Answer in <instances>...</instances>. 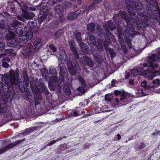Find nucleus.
<instances>
[{"label": "nucleus", "instance_id": "54", "mask_svg": "<svg viewBox=\"0 0 160 160\" xmlns=\"http://www.w3.org/2000/svg\"><path fill=\"white\" fill-rule=\"evenodd\" d=\"M110 42H109L108 41H107L106 40H105L103 42V46L104 47L106 50H107L108 48V45L109 44V43Z\"/></svg>", "mask_w": 160, "mask_h": 160}, {"label": "nucleus", "instance_id": "64", "mask_svg": "<svg viewBox=\"0 0 160 160\" xmlns=\"http://www.w3.org/2000/svg\"><path fill=\"white\" fill-rule=\"evenodd\" d=\"M14 50L12 49H8L5 50V52L6 54H10L13 52Z\"/></svg>", "mask_w": 160, "mask_h": 160}, {"label": "nucleus", "instance_id": "26", "mask_svg": "<svg viewBox=\"0 0 160 160\" xmlns=\"http://www.w3.org/2000/svg\"><path fill=\"white\" fill-rule=\"evenodd\" d=\"M74 35L79 43L82 41V40L81 38V33L78 31H76L74 33Z\"/></svg>", "mask_w": 160, "mask_h": 160}, {"label": "nucleus", "instance_id": "49", "mask_svg": "<svg viewBox=\"0 0 160 160\" xmlns=\"http://www.w3.org/2000/svg\"><path fill=\"white\" fill-rule=\"evenodd\" d=\"M49 72L51 74H54V75H57V72L55 68H50L49 70Z\"/></svg>", "mask_w": 160, "mask_h": 160}, {"label": "nucleus", "instance_id": "11", "mask_svg": "<svg viewBox=\"0 0 160 160\" xmlns=\"http://www.w3.org/2000/svg\"><path fill=\"white\" fill-rule=\"evenodd\" d=\"M153 3H149L146 5V10L149 15L153 14L155 12V7L153 5Z\"/></svg>", "mask_w": 160, "mask_h": 160}, {"label": "nucleus", "instance_id": "7", "mask_svg": "<svg viewBox=\"0 0 160 160\" xmlns=\"http://www.w3.org/2000/svg\"><path fill=\"white\" fill-rule=\"evenodd\" d=\"M158 71H152L151 70H147L144 71L142 73V75L145 77L147 78L149 80H152L156 75L157 74H159Z\"/></svg>", "mask_w": 160, "mask_h": 160}, {"label": "nucleus", "instance_id": "38", "mask_svg": "<svg viewBox=\"0 0 160 160\" xmlns=\"http://www.w3.org/2000/svg\"><path fill=\"white\" fill-rule=\"evenodd\" d=\"M135 8L133 9L138 11L142 10L143 8L142 3L139 1L137 2V3H135Z\"/></svg>", "mask_w": 160, "mask_h": 160}, {"label": "nucleus", "instance_id": "6", "mask_svg": "<svg viewBox=\"0 0 160 160\" xmlns=\"http://www.w3.org/2000/svg\"><path fill=\"white\" fill-rule=\"evenodd\" d=\"M126 19L128 18L129 20L130 19L126 13L121 11H120L118 14H115L113 18L115 22L117 24H120L123 19H124L126 22Z\"/></svg>", "mask_w": 160, "mask_h": 160}, {"label": "nucleus", "instance_id": "27", "mask_svg": "<svg viewBox=\"0 0 160 160\" xmlns=\"http://www.w3.org/2000/svg\"><path fill=\"white\" fill-rule=\"evenodd\" d=\"M37 25V22L33 21L29 22L27 23L28 29L30 31L32 30L33 28H34Z\"/></svg>", "mask_w": 160, "mask_h": 160}, {"label": "nucleus", "instance_id": "17", "mask_svg": "<svg viewBox=\"0 0 160 160\" xmlns=\"http://www.w3.org/2000/svg\"><path fill=\"white\" fill-rule=\"evenodd\" d=\"M79 47L81 50L85 53L88 54V47L86 44L83 43L82 41L79 43Z\"/></svg>", "mask_w": 160, "mask_h": 160}, {"label": "nucleus", "instance_id": "63", "mask_svg": "<svg viewBox=\"0 0 160 160\" xmlns=\"http://www.w3.org/2000/svg\"><path fill=\"white\" fill-rule=\"evenodd\" d=\"M5 43L3 42H0V51H2L5 47Z\"/></svg>", "mask_w": 160, "mask_h": 160}, {"label": "nucleus", "instance_id": "48", "mask_svg": "<svg viewBox=\"0 0 160 160\" xmlns=\"http://www.w3.org/2000/svg\"><path fill=\"white\" fill-rule=\"evenodd\" d=\"M24 83L25 84L26 86L28 87L29 85V78L28 76L23 77Z\"/></svg>", "mask_w": 160, "mask_h": 160}, {"label": "nucleus", "instance_id": "15", "mask_svg": "<svg viewBox=\"0 0 160 160\" xmlns=\"http://www.w3.org/2000/svg\"><path fill=\"white\" fill-rule=\"evenodd\" d=\"M0 102V112L4 113L6 112L7 105L6 102L4 100H1Z\"/></svg>", "mask_w": 160, "mask_h": 160}, {"label": "nucleus", "instance_id": "57", "mask_svg": "<svg viewBox=\"0 0 160 160\" xmlns=\"http://www.w3.org/2000/svg\"><path fill=\"white\" fill-rule=\"evenodd\" d=\"M46 17H47L45 15H44L41 17L39 19H38L39 23H42L43 21L46 18Z\"/></svg>", "mask_w": 160, "mask_h": 160}, {"label": "nucleus", "instance_id": "19", "mask_svg": "<svg viewBox=\"0 0 160 160\" xmlns=\"http://www.w3.org/2000/svg\"><path fill=\"white\" fill-rule=\"evenodd\" d=\"M17 144V143L15 142L12 143L8 145L5 147L4 148H3L0 150V154L3 153L8 149L13 148Z\"/></svg>", "mask_w": 160, "mask_h": 160}, {"label": "nucleus", "instance_id": "5", "mask_svg": "<svg viewBox=\"0 0 160 160\" xmlns=\"http://www.w3.org/2000/svg\"><path fill=\"white\" fill-rule=\"evenodd\" d=\"M33 49V46L31 44L29 43L24 46L21 45L20 47V49L24 57L31 55L32 53Z\"/></svg>", "mask_w": 160, "mask_h": 160}, {"label": "nucleus", "instance_id": "56", "mask_svg": "<svg viewBox=\"0 0 160 160\" xmlns=\"http://www.w3.org/2000/svg\"><path fill=\"white\" fill-rule=\"evenodd\" d=\"M5 28V22L2 20L0 21V28L4 29Z\"/></svg>", "mask_w": 160, "mask_h": 160}, {"label": "nucleus", "instance_id": "21", "mask_svg": "<svg viewBox=\"0 0 160 160\" xmlns=\"http://www.w3.org/2000/svg\"><path fill=\"white\" fill-rule=\"evenodd\" d=\"M135 12L132 10L129 11L128 13V14L129 15L131 20L134 23L137 22V20L136 19V16H135Z\"/></svg>", "mask_w": 160, "mask_h": 160}, {"label": "nucleus", "instance_id": "23", "mask_svg": "<svg viewBox=\"0 0 160 160\" xmlns=\"http://www.w3.org/2000/svg\"><path fill=\"white\" fill-rule=\"evenodd\" d=\"M59 68L60 69V71L59 72V74H60V78H59V80L62 83L63 82H64V78L63 76L62 75V73H66L65 72V71H64V70H66L65 68H64V67H63V68H62L61 66H60L59 67Z\"/></svg>", "mask_w": 160, "mask_h": 160}, {"label": "nucleus", "instance_id": "4", "mask_svg": "<svg viewBox=\"0 0 160 160\" xmlns=\"http://www.w3.org/2000/svg\"><path fill=\"white\" fill-rule=\"evenodd\" d=\"M148 63H144L143 64L144 67L148 66L153 69L158 68V65L156 62L160 59V58L157 57L155 54H153L151 56L148 57Z\"/></svg>", "mask_w": 160, "mask_h": 160}, {"label": "nucleus", "instance_id": "62", "mask_svg": "<svg viewBox=\"0 0 160 160\" xmlns=\"http://www.w3.org/2000/svg\"><path fill=\"white\" fill-rule=\"evenodd\" d=\"M126 93L124 92L122 93L121 95V97L120 98V100L121 101L125 100L126 99Z\"/></svg>", "mask_w": 160, "mask_h": 160}, {"label": "nucleus", "instance_id": "9", "mask_svg": "<svg viewBox=\"0 0 160 160\" xmlns=\"http://www.w3.org/2000/svg\"><path fill=\"white\" fill-rule=\"evenodd\" d=\"M106 31H109V28L111 31H112L116 28L115 25L110 21L107 22L103 26Z\"/></svg>", "mask_w": 160, "mask_h": 160}, {"label": "nucleus", "instance_id": "46", "mask_svg": "<svg viewBox=\"0 0 160 160\" xmlns=\"http://www.w3.org/2000/svg\"><path fill=\"white\" fill-rule=\"evenodd\" d=\"M124 34L125 37L128 38L130 37L131 33L128 29H126L124 31Z\"/></svg>", "mask_w": 160, "mask_h": 160}, {"label": "nucleus", "instance_id": "12", "mask_svg": "<svg viewBox=\"0 0 160 160\" xmlns=\"http://www.w3.org/2000/svg\"><path fill=\"white\" fill-rule=\"evenodd\" d=\"M19 41L17 38H14L9 39L7 41L8 45L10 47H14L18 46L19 44Z\"/></svg>", "mask_w": 160, "mask_h": 160}, {"label": "nucleus", "instance_id": "16", "mask_svg": "<svg viewBox=\"0 0 160 160\" xmlns=\"http://www.w3.org/2000/svg\"><path fill=\"white\" fill-rule=\"evenodd\" d=\"M36 8L38 10H39L40 13L41 14L45 13L48 10L47 6H44L42 4L39 6H37Z\"/></svg>", "mask_w": 160, "mask_h": 160}, {"label": "nucleus", "instance_id": "47", "mask_svg": "<svg viewBox=\"0 0 160 160\" xmlns=\"http://www.w3.org/2000/svg\"><path fill=\"white\" fill-rule=\"evenodd\" d=\"M33 35V32L31 31H29L27 32L25 36H27V37L28 38V39H31L32 38Z\"/></svg>", "mask_w": 160, "mask_h": 160}, {"label": "nucleus", "instance_id": "41", "mask_svg": "<svg viewBox=\"0 0 160 160\" xmlns=\"http://www.w3.org/2000/svg\"><path fill=\"white\" fill-rule=\"evenodd\" d=\"M24 29L21 27L17 28L16 29V32L19 35H22L23 33Z\"/></svg>", "mask_w": 160, "mask_h": 160}, {"label": "nucleus", "instance_id": "28", "mask_svg": "<svg viewBox=\"0 0 160 160\" xmlns=\"http://www.w3.org/2000/svg\"><path fill=\"white\" fill-rule=\"evenodd\" d=\"M125 1L128 7L133 9L135 8V2L134 1L132 0H125Z\"/></svg>", "mask_w": 160, "mask_h": 160}, {"label": "nucleus", "instance_id": "53", "mask_svg": "<svg viewBox=\"0 0 160 160\" xmlns=\"http://www.w3.org/2000/svg\"><path fill=\"white\" fill-rule=\"evenodd\" d=\"M52 14L51 12L48 13L47 14L46 16L47 17L46 18V20L48 21H49L52 18Z\"/></svg>", "mask_w": 160, "mask_h": 160}, {"label": "nucleus", "instance_id": "22", "mask_svg": "<svg viewBox=\"0 0 160 160\" xmlns=\"http://www.w3.org/2000/svg\"><path fill=\"white\" fill-rule=\"evenodd\" d=\"M93 57L95 60L98 63H101L103 61V58L99 54H94Z\"/></svg>", "mask_w": 160, "mask_h": 160}, {"label": "nucleus", "instance_id": "30", "mask_svg": "<svg viewBox=\"0 0 160 160\" xmlns=\"http://www.w3.org/2000/svg\"><path fill=\"white\" fill-rule=\"evenodd\" d=\"M36 128L35 127L27 128L25 129V131L23 132L19 133V135L22 134L24 135H27L30 133L32 132L35 130Z\"/></svg>", "mask_w": 160, "mask_h": 160}, {"label": "nucleus", "instance_id": "18", "mask_svg": "<svg viewBox=\"0 0 160 160\" xmlns=\"http://www.w3.org/2000/svg\"><path fill=\"white\" fill-rule=\"evenodd\" d=\"M147 19V17H146L143 13L138 12L137 15L136 16V19L139 21L144 22Z\"/></svg>", "mask_w": 160, "mask_h": 160}, {"label": "nucleus", "instance_id": "31", "mask_svg": "<svg viewBox=\"0 0 160 160\" xmlns=\"http://www.w3.org/2000/svg\"><path fill=\"white\" fill-rule=\"evenodd\" d=\"M10 61V59L8 57H5L2 60V65L5 68H7L8 67V62Z\"/></svg>", "mask_w": 160, "mask_h": 160}, {"label": "nucleus", "instance_id": "59", "mask_svg": "<svg viewBox=\"0 0 160 160\" xmlns=\"http://www.w3.org/2000/svg\"><path fill=\"white\" fill-rule=\"evenodd\" d=\"M79 80L82 84L83 86H86V82L82 77H80L79 78Z\"/></svg>", "mask_w": 160, "mask_h": 160}, {"label": "nucleus", "instance_id": "24", "mask_svg": "<svg viewBox=\"0 0 160 160\" xmlns=\"http://www.w3.org/2000/svg\"><path fill=\"white\" fill-rule=\"evenodd\" d=\"M130 19L129 20L126 18V22L127 24V27L128 28H129V31L132 32H133L134 31L135 29L134 27L131 24L130 22Z\"/></svg>", "mask_w": 160, "mask_h": 160}, {"label": "nucleus", "instance_id": "14", "mask_svg": "<svg viewBox=\"0 0 160 160\" xmlns=\"http://www.w3.org/2000/svg\"><path fill=\"white\" fill-rule=\"evenodd\" d=\"M102 40H100L97 43L96 42L94 41H92L91 42V46H93L96 45L97 49L100 52L102 51L103 50V47L102 44Z\"/></svg>", "mask_w": 160, "mask_h": 160}, {"label": "nucleus", "instance_id": "40", "mask_svg": "<svg viewBox=\"0 0 160 160\" xmlns=\"http://www.w3.org/2000/svg\"><path fill=\"white\" fill-rule=\"evenodd\" d=\"M63 89L65 94L67 95H69L71 94V91L68 86L65 84L64 86Z\"/></svg>", "mask_w": 160, "mask_h": 160}, {"label": "nucleus", "instance_id": "61", "mask_svg": "<svg viewBox=\"0 0 160 160\" xmlns=\"http://www.w3.org/2000/svg\"><path fill=\"white\" fill-rule=\"evenodd\" d=\"M131 74L132 75H136L138 74V72H137V70L135 68L132 70L131 72Z\"/></svg>", "mask_w": 160, "mask_h": 160}, {"label": "nucleus", "instance_id": "39", "mask_svg": "<svg viewBox=\"0 0 160 160\" xmlns=\"http://www.w3.org/2000/svg\"><path fill=\"white\" fill-rule=\"evenodd\" d=\"M39 85L41 87L42 89L45 94L47 95L49 94V92L47 90V88L45 85L44 83H41L39 84Z\"/></svg>", "mask_w": 160, "mask_h": 160}, {"label": "nucleus", "instance_id": "51", "mask_svg": "<svg viewBox=\"0 0 160 160\" xmlns=\"http://www.w3.org/2000/svg\"><path fill=\"white\" fill-rule=\"evenodd\" d=\"M49 47L53 52H55L57 51V48L55 47L52 44L49 45Z\"/></svg>", "mask_w": 160, "mask_h": 160}, {"label": "nucleus", "instance_id": "1", "mask_svg": "<svg viewBox=\"0 0 160 160\" xmlns=\"http://www.w3.org/2000/svg\"><path fill=\"white\" fill-rule=\"evenodd\" d=\"M19 70L16 68L14 71L10 69L9 74L5 73L2 77V80L5 81L4 83L0 82V92H3L6 95L7 99H12L14 95V92L12 86L17 85L19 88L20 91L23 92L25 91L24 87L22 85L21 79L19 77Z\"/></svg>", "mask_w": 160, "mask_h": 160}, {"label": "nucleus", "instance_id": "3", "mask_svg": "<svg viewBox=\"0 0 160 160\" xmlns=\"http://www.w3.org/2000/svg\"><path fill=\"white\" fill-rule=\"evenodd\" d=\"M45 79L48 81V87L51 90H54V88L57 87L58 88H60V84L58 79V76L56 75H53L49 77L46 76Z\"/></svg>", "mask_w": 160, "mask_h": 160}, {"label": "nucleus", "instance_id": "29", "mask_svg": "<svg viewBox=\"0 0 160 160\" xmlns=\"http://www.w3.org/2000/svg\"><path fill=\"white\" fill-rule=\"evenodd\" d=\"M54 10L56 13L60 14H62V12L63 11V9L61 5L58 4L55 7Z\"/></svg>", "mask_w": 160, "mask_h": 160}, {"label": "nucleus", "instance_id": "50", "mask_svg": "<svg viewBox=\"0 0 160 160\" xmlns=\"http://www.w3.org/2000/svg\"><path fill=\"white\" fill-rule=\"evenodd\" d=\"M69 45L70 49L72 50L76 49L73 45V42L72 40H70L69 42Z\"/></svg>", "mask_w": 160, "mask_h": 160}, {"label": "nucleus", "instance_id": "35", "mask_svg": "<svg viewBox=\"0 0 160 160\" xmlns=\"http://www.w3.org/2000/svg\"><path fill=\"white\" fill-rule=\"evenodd\" d=\"M15 35V34L12 32H8V33L6 34V38L8 40L9 39H12L14 38Z\"/></svg>", "mask_w": 160, "mask_h": 160}, {"label": "nucleus", "instance_id": "44", "mask_svg": "<svg viewBox=\"0 0 160 160\" xmlns=\"http://www.w3.org/2000/svg\"><path fill=\"white\" fill-rule=\"evenodd\" d=\"M152 83L154 85L159 86L160 85V79L159 78L154 79L152 81Z\"/></svg>", "mask_w": 160, "mask_h": 160}, {"label": "nucleus", "instance_id": "13", "mask_svg": "<svg viewBox=\"0 0 160 160\" xmlns=\"http://www.w3.org/2000/svg\"><path fill=\"white\" fill-rule=\"evenodd\" d=\"M84 62L87 66L90 67H92L94 66V64L93 61L89 57L87 56H83Z\"/></svg>", "mask_w": 160, "mask_h": 160}, {"label": "nucleus", "instance_id": "10", "mask_svg": "<svg viewBox=\"0 0 160 160\" xmlns=\"http://www.w3.org/2000/svg\"><path fill=\"white\" fill-rule=\"evenodd\" d=\"M21 15L25 18V20L32 19L35 15L33 12L28 13L22 9V12L21 13Z\"/></svg>", "mask_w": 160, "mask_h": 160}, {"label": "nucleus", "instance_id": "34", "mask_svg": "<svg viewBox=\"0 0 160 160\" xmlns=\"http://www.w3.org/2000/svg\"><path fill=\"white\" fill-rule=\"evenodd\" d=\"M147 82L146 81H144L142 82L141 83V86L145 88L146 89H149L151 88H154L155 87V86L153 85L152 86H151L150 85H147Z\"/></svg>", "mask_w": 160, "mask_h": 160}, {"label": "nucleus", "instance_id": "32", "mask_svg": "<svg viewBox=\"0 0 160 160\" xmlns=\"http://www.w3.org/2000/svg\"><path fill=\"white\" fill-rule=\"evenodd\" d=\"M72 52L73 55V56L72 57V58L71 59L72 60V61H74V60H74L75 58H76L77 59H79V55L78 53V52L77 51L76 49L72 50Z\"/></svg>", "mask_w": 160, "mask_h": 160}, {"label": "nucleus", "instance_id": "2", "mask_svg": "<svg viewBox=\"0 0 160 160\" xmlns=\"http://www.w3.org/2000/svg\"><path fill=\"white\" fill-rule=\"evenodd\" d=\"M60 59L62 62H67L68 69L70 72L73 75L77 73V70L79 65L76 60L72 61L70 58L68 59L65 50L63 49L60 50Z\"/></svg>", "mask_w": 160, "mask_h": 160}, {"label": "nucleus", "instance_id": "60", "mask_svg": "<svg viewBox=\"0 0 160 160\" xmlns=\"http://www.w3.org/2000/svg\"><path fill=\"white\" fill-rule=\"evenodd\" d=\"M17 18L18 19L23 22H26V20H25V18L22 16H21L20 15H18L17 16Z\"/></svg>", "mask_w": 160, "mask_h": 160}, {"label": "nucleus", "instance_id": "42", "mask_svg": "<svg viewBox=\"0 0 160 160\" xmlns=\"http://www.w3.org/2000/svg\"><path fill=\"white\" fill-rule=\"evenodd\" d=\"M63 33V30L62 29H60L57 31L55 32V37L57 38H59L61 37Z\"/></svg>", "mask_w": 160, "mask_h": 160}, {"label": "nucleus", "instance_id": "25", "mask_svg": "<svg viewBox=\"0 0 160 160\" xmlns=\"http://www.w3.org/2000/svg\"><path fill=\"white\" fill-rule=\"evenodd\" d=\"M32 82H30V85L32 92L33 93L37 94L39 92L38 87L36 85H33Z\"/></svg>", "mask_w": 160, "mask_h": 160}, {"label": "nucleus", "instance_id": "45", "mask_svg": "<svg viewBox=\"0 0 160 160\" xmlns=\"http://www.w3.org/2000/svg\"><path fill=\"white\" fill-rule=\"evenodd\" d=\"M28 38L27 37V36L25 35H23L21 37L20 40L21 42H22L23 43H26L28 40Z\"/></svg>", "mask_w": 160, "mask_h": 160}, {"label": "nucleus", "instance_id": "33", "mask_svg": "<svg viewBox=\"0 0 160 160\" xmlns=\"http://www.w3.org/2000/svg\"><path fill=\"white\" fill-rule=\"evenodd\" d=\"M106 31V33L105 35V37L106 38L105 40L108 41L109 42H111L112 40L111 33L109 31Z\"/></svg>", "mask_w": 160, "mask_h": 160}, {"label": "nucleus", "instance_id": "8", "mask_svg": "<svg viewBox=\"0 0 160 160\" xmlns=\"http://www.w3.org/2000/svg\"><path fill=\"white\" fill-rule=\"evenodd\" d=\"M81 10H77L70 13L68 15L67 19L68 20L72 21L77 19L81 12Z\"/></svg>", "mask_w": 160, "mask_h": 160}, {"label": "nucleus", "instance_id": "58", "mask_svg": "<svg viewBox=\"0 0 160 160\" xmlns=\"http://www.w3.org/2000/svg\"><path fill=\"white\" fill-rule=\"evenodd\" d=\"M77 90L81 93H84L85 92V89L83 87H81L78 88Z\"/></svg>", "mask_w": 160, "mask_h": 160}, {"label": "nucleus", "instance_id": "37", "mask_svg": "<svg viewBox=\"0 0 160 160\" xmlns=\"http://www.w3.org/2000/svg\"><path fill=\"white\" fill-rule=\"evenodd\" d=\"M41 39L39 38L37 39L34 42V46H36L35 48L39 49L40 46L42 45V42H41Z\"/></svg>", "mask_w": 160, "mask_h": 160}, {"label": "nucleus", "instance_id": "36", "mask_svg": "<svg viewBox=\"0 0 160 160\" xmlns=\"http://www.w3.org/2000/svg\"><path fill=\"white\" fill-rule=\"evenodd\" d=\"M87 30L88 31L90 32H93L95 30V25L92 23H91L87 25Z\"/></svg>", "mask_w": 160, "mask_h": 160}, {"label": "nucleus", "instance_id": "52", "mask_svg": "<svg viewBox=\"0 0 160 160\" xmlns=\"http://www.w3.org/2000/svg\"><path fill=\"white\" fill-rule=\"evenodd\" d=\"M65 20V18L62 14H60L59 15V21L61 22H63Z\"/></svg>", "mask_w": 160, "mask_h": 160}, {"label": "nucleus", "instance_id": "20", "mask_svg": "<svg viewBox=\"0 0 160 160\" xmlns=\"http://www.w3.org/2000/svg\"><path fill=\"white\" fill-rule=\"evenodd\" d=\"M22 23L19 22L17 20H15L13 21L12 24L9 27L11 28V30H13L16 27L18 26L19 25H22Z\"/></svg>", "mask_w": 160, "mask_h": 160}, {"label": "nucleus", "instance_id": "43", "mask_svg": "<svg viewBox=\"0 0 160 160\" xmlns=\"http://www.w3.org/2000/svg\"><path fill=\"white\" fill-rule=\"evenodd\" d=\"M41 99V97L40 95H37L35 97L34 100L35 102V104L36 105H38L40 103L39 100Z\"/></svg>", "mask_w": 160, "mask_h": 160}, {"label": "nucleus", "instance_id": "55", "mask_svg": "<svg viewBox=\"0 0 160 160\" xmlns=\"http://www.w3.org/2000/svg\"><path fill=\"white\" fill-rule=\"evenodd\" d=\"M108 49L111 56V57L112 58L113 57H115L116 55V54L114 51L111 48H109Z\"/></svg>", "mask_w": 160, "mask_h": 160}]
</instances>
